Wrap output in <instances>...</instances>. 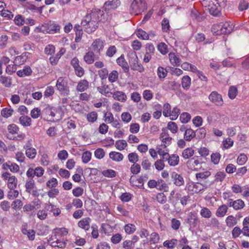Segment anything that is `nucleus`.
Listing matches in <instances>:
<instances>
[{
	"instance_id": "nucleus-43",
	"label": "nucleus",
	"mask_w": 249,
	"mask_h": 249,
	"mask_svg": "<svg viewBox=\"0 0 249 249\" xmlns=\"http://www.w3.org/2000/svg\"><path fill=\"white\" fill-rule=\"evenodd\" d=\"M86 118L89 122L93 123L97 121L98 114L95 111H92L87 114Z\"/></svg>"
},
{
	"instance_id": "nucleus-42",
	"label": "nucleus",
	"mask_w": 249,
	"mask_h": 249,
	"mask_svg": "<svg viewBox=\"0 0 249 249\" xmlns=\"http://www.w3.org/2000/svg\"><path fill=\"white\" fill-rule=\"evenodd\" d=\"M7 130L8 133L7 134V136L8 134L11 135V136H13L14 134H16L18 133V132L19 130L18 127L15 124H11L8 126Z\"/></svg>"
},
{
	"instance_id": "nucleus-1",
	"label": "nucleus",
	"mask_w": 249,
	"mask_h": 249,
	"mask_svg": "<svg viewBox=\"0 0 249 249\" xmlns=\"http://www.w3.org/2000/svg\"><path fill=\"white\" fill-rule=\"evenodd\" d=\"M99 18L96 12H92L84 17L81 21V25L85 31L88 34L94 31L98 26Z\"/></svg>"
},
{
	"instance_id": "nucleus-10",
	"label": "nucleus",
	"mask_w": 249,
	"mask_h": 249,
	"mask_svg": "<svg viewBox=\"0 0 249 249\" xmlns=\"http://www.w3.org/2000/svg\"><path fill=\"white\" fill-rule=\"evenodd\" d=\"M121 4L120 0H108L104 4V8L106 11H110L117 9Z\"/></svg>"
},
{
	"instance_id": "nucleus-16",
	"label": "nucleus",
	"mask_w": 249,
	"mask_h": 249,
	"mask_svg": "<svg viewBox=\"0 0 249 249\" xmlns=\"http://www.w3.org/2000/svg\"><path fill=\"white\" fill-rule=\"evenodd\" d=\"M114 99L121 102H125L127 100L126 95L121 91H113L111 93Z\"/></svg>"
},
{
	"instance_id": "nucleus-11",
	"label": "nucleus",
	"mask_w": 249,
	"mask_h": 249,
	"mask_svg": "<svg viewBox=\"0 0 249 249\" xmlns=\"http://www.w3.org/2000/svg\"><path fill=\"white\" fill-rule=\"evenodd\" d=\"M2 169L4 170H9L12 173H18L19 171V166L16 163L8 161L3 163Z\"/></svg>"
},
{
	"instance_id": "nucleus-63",
	"label": "nucleus",
	"mask_w": 249,
	"mask_h": 249,
	"mask_svg": "<svg viewBox=\"0 0 249 249\" xmlns=\"http://www.w3.org/2000/svg\"><path fill=\"white\" fill-rule=\"evenodd\" d=\"M180 113V110L177 107H174L172 111H171L170 115V119L172 120H175L177 119Z\"/></svg>"
},
{
	"instance_id": "nucleus-29",
	"label": "nucleus",
	"mask_w": 249,
	"mask_h": 249,
	"mask_svg": "<svg viewBox=\"0 0 249 249\" xmlns=\"http://www.w3.org/2000/svg\"><path fill=\"white\" fill-rule=\"evenodd\" d=\"M74 31L75 32V41L76 42H79L82 36L83 35V30L81 27L79 25H75L73 28Z\"/></svg>"
},
{
	"instance_id": "nucleus-51",
	"label": "nucleus",
	"mask_w": 249,
	"mask_h": 249,
	"mask_svg": "<svg viewBox=\"0 0 249 249\" xmlns=\"http://www.w3.org/2000/svg\"><path fill=\"white\" fill-rule=\"evenodd\" d=\"M91 153L89 151L84 152L82 156V162L84 163L89 162L91 159Z\"/></svg>"
},
{
	"instance_id": "nucleus-22",
	"label": "nucleus",
	"mask_w": 249,
	"mask_h": 249,
	"mask_svg": "<svg viewBox=\"0 0 249 249\" xmlns=\"http://www.w3.org/2000/svg\"><path fill=\"white\" fill-rule=\"evenodd\" d=\"M89 87V83L87 80H80L76 86V90L80 92L86 90Z\"/></svg>"
},
{
	"instance_id": "nucleus-54",
	"label": "nucleus",
	"mask_w": 249,
	"mask_h": 249,
	"mask_svg": "<svg viewBox=\"0 0 249 249\" xmlns=\"http://www.w3.org/2000/svg\"><path fill=\"white\" fill-rule=\"evenodd\" d=\"M158 153L162 157V159L165 160L166 158L169 155L168 153V150L167 149L163 148V147L157 148Z\"/></svg>"
},
{
	"instance_id": "nucleus-17",
	"label": "nucleus",
	"mask_w": 249,
	"mask_h": 249,
	"mask_svg": "<svg viewBox=\"0 0 249 249\" xmlns=\"http://www.w3.org/2000/svg\"><path fill=\"white\" fill-rule=\"evenodd\" d=\"M187 165L192 170H197L200 168L199 161L195 158L189 160L187 162Z\"/></svg>"
},
{
	"instance_id": "nucleus-3",
	"label": "nucleus",
	"mask_w": 249,
	"mask_h": 249,
	"mask_svg": "<svg viewBox=\"0 0 249 249\" xmlns=\"http://www.w3.org/2000/svg\"><path fill=\"white\" fill-rule=\"evenodd\" d=\"M146 9V3L143 0H134L129 9L130 14L138 15Z\"/></svg>"
},
{
	"instance_id": "nucleus-26",
	"label": "nucleus",
	"mask_w": 249,
	"mask_h": 249,
	"mask_svg": "<svg viewBox=\"0 0 249 249\" xmlns=\"http://www.w3.org/2000/svg\"><path fill=\"white\" fill-rule=\"evenodd\" d=\"M95 53L92 51H89L84 56V61L88 64H92L95 60Z\"/></svg>"
},
{
	"instance_id": "nucleus-34",
	"label": "nucleus",
	"mask_w": 249,
	"mask_h": 249,
	"mask_svg": "<svg viewBox=\"0 0 249 249\" xmlns=\"http://www.w3.org/2000/svg\"><path fill=\"white\" fill-rule=\"evenodd\" d=\"M98 91L106 96H109V94L112 92L109 89V86L105 85L97 88Z\"/></svg>"
},
{
	"instance_id": "nucleus-15",
	"label": "nucleus",
	"mask_w": 249,
	"mask_h": 249,
	"mask_svg": "<svg viewBox=\"0 0 249 249\" xmlns=\"http://www.w3.org/2000/svg\"><path fill=\"white\" fill-rule=\"evenodd\" d=\"M171 177L175 185L181 186L184 185V180L183 177L180 174H178L176 172H173L171 174Z\"/></svg>"
},
{
	"instance_id": "nucleus-30",
	"label": "nucleus",
	"mask_w": 249,
	"mask_h": 249,
	"mask_svg": "<svg viewBox=\"0 0 249 249\" xmlns=\"http://www.w3.org/2000/svg\"><path fill=\"white\" fill-rule=\"evenodd\" d=\"M211 172L209 171H205L196 174V177L197 181H201L205 180L211 176Z\"/></svg>"
},
{
	"instance_id": "nucleus-14",
	"label": "nucleus",
	"mask_w": 249,
	"mask_h": 249,
	"mask_svg": "<svg viewBox=\"0 0 249 249\" xmlns=\"http://www.w3.org/2000/svg\"><path fill=\"white\" fill-rule=\"evenodd\" d=\"M160 138L162 143L160 145V147H163V148H166L167 146L171 143L172 138L167 132L163 130L162 132L160 135Z\"/></svg>"
},
{
	"instance_id": "nucleus-46",
	"label": "nucleus",
	"mask_w": 249,
	"mask_h": 249,
	"mask_svg": "<svg viewBox=\"0 0 249 249\" xmlns=\"http://www.w3.org/2000/svg\"><path fill=\"white\" fill-rule=\"evenodd\" d=\"M200 214L202 217L205 218H209L212 215L211 211L206 207H203L202 208L200 211Z\"/></svg>"
},
{
	"instance_id": "nucleus-33",
	"label": "nucleus",
	"mask_w": 249,
	"mask_h": 249,
	"mask_svg": "<svg viewBox=\"0 0 249 249\" xmlns=\"http://www.w3.org/2000/svg\"><path fill=\"white\" fill-rule=\"evenodd\" d=\"M20 123L24 126H29L31 124V119L25 115L21 116L19 119Z\"/></svg>"
},
{
	"instance_id": "nucleus-56",
	"label": "nucleus",
	"mask_w": 249,
	"mask_h": 249,
	"mask_svg": "<svg viewBox=\"0 0 249 249\" xmlns=\"http://www.w3.org/2000/svg\"><path fill=\"white\" fill-rule=\"evenodd\" d=\"M15 24L18 26H22L25 23V19L21 15H17L14 18Z\"/></svg>"
},
{
	"instance_id": "nucleus-24",
	"label": "nucleus",
	"mask_w": 249,
	"mask_h": 249,
	"mask_svg": "<svg viewBox=\"0 0 249 249\" xmlns=\"http://www.w3.org/2000/svg\"><path fill=\"white\" fill-rule=\"evenodd\" d=\"M117 64L123 69L125 72H127L129 71V67L127 62L125 61L124 56L122 55L120 57L117 58Z\"/></svg>"
},
{
	"instance_id": "nucleus-41",
	"label": "nucleus",
	"mask_w": 249,
	"mask_h": 249,
	"mask_svg": "<svg viewBox=\"0 0 249 249\" xmlns=\"http://www.w3.org/2000/svg\"><path fill=\"white\" fill-rule=\"evenodd\" d=\"M107 76L109 82L113 83L118 80L119 77V73L117 71L114 70L108 73Z\"/></svg>"
},
{
	"instance_id": "nucleus-4",
	"label": "nucleus",
	"mask_w": 249,
	"mask_h": 249,
	"mask_svg": "<svg viewBox=\"0 0 249 249\" xmlns=\"http://www.w3.org/2000/svg\"><path fill=\"white\" fill-rule=\"evenodd\" d=\"M128 62L131 69L142 72L144 71V68L139 62L135 52H130L128 53Z\"/></svg>"
},
{
	"instance_id": "nucleus-31",
	"label": "nucleus",
	"mask_w": 249,
	"mask_h": 249,
	"mask_svg": "<svg viewBox=\"0 0 249 249\" xmlns=\"http://www.w3.org/2000/svg\"><path fill=\"white\" fill-rule=\"evenodd\" d=\"M196 137V132L192 129L189 128L185 130L184 138L187 141H190Z\"/></svg>"
},
{
	"instance_id": "nucleus-44",
	"label": "nucleus",
	"mask_w": 249,
	"mask_h": 249,
	"mask_svg": "<svg viewBox=\"0 0 249 249\" xmlns=\"http://www.w3.org/2000/svg\"><path fill=\"white\" fill-rule=\"evenodd\" d=\"M137 36L139 38L144 40H147L149 38L148 34L141 29H139L136 32Z\"/></svg>"
},
{
	"instance_id": "nucleus-38",
	"label": "nucleus",
	"mask_w": 249,
	"mask_h": 249,
	"mask_svg": "<svg viewBox=\"0 0 249 249\" xmlns=\"http://www.w3.org/2000/svg\"><path fill=\"white\" fill-rule=\"evenodd\" d=\"M226 176V175L224 172L221 171L217 172L214 176V179L213 180V182H221L225 178Z\"/></svg>"
},
{
	"instance_id": "nucleus-60",
	"label": "nucleus",
	"mask_w": 249,
	"mask_h": 249,
	"mask_svg": "<svg viewBox=\"0 0 249 249\" xmlns=\"http://www.w3.org/2000/svg\"><path fill=\"white\" fill-rule=\"evenodd\" d=\"M171 107L170 105L168 103H165L163 105V115L165 117H168L170 116L171 111Z\"/></svg>"
},
{
	"instance_id": "nucleus-47",
	"label": "nucleus",
	"mask_w": 249,
	"mask_h": 249,
	"mask_svg": "<svg viewBox=\"0 0 249 249\" xmlns=\"http://www.w3.org/2000/svg\"><path fill=\"white\" fill-rule=\"evenodd\" d=\"M101 231L106 234H109L112 232L113 230L108 224L103 223L101 225Z\"/></svg>"
},
{
	"instance_id": "nucleus-58",
	"label": "nucleus",
	"mask_w": 249,
	"mask_h": 249,
	"mask_svg": "<svg viewBox=\"0 0 249 249\" xmlns=\"http://www.w3.org/2000/svg\"><path fill=\"white\" fill-rule=\"evenodd\" d=\"M177 243V240L175 239H172L170 240H166L163 242V246L167 247L168 249H173L175 245Z\"/></svg>"
},
{
	"instance_id": "nucleus-19",
	"label": "nucleus",
	"mask_w": 249,
	"mask_h": 249,
	"mask_svg": "<svg viewBox=\"0 0 249 249\" xmlns=\"http://www.w3.org/2000/svg\"><path fill=\"white\" fill-rule=\"evenodd\" d=\"M222 34H229L233 30L234 26L231 22L221 23Z\"/></svg>"
},
{
	"instance_id": "nucleus-23",
	"label": "nucleus",
	"mask_w": 249,
	"mask_h": 249,
	"mask_svg": "<svg viewBox=\"0 0 249 249\" xmlns=\"http://www.w3.org/2000/svg\"><path fill=\"white\" fill-rule=\"evenodd\" d=\"M228 210V206L226 204H223L217 208L215 215L218 217H223L226 214Z\"/></svg>"
},
{
	"instance_id": "nucleus-55",
	"label": "nucleus",
	"mask_w": 249,
	"mask_h": 249,
	"mask_svg": "<svg viewBox=\"0 0 249 249\" xmlns=\"http://www.w3.org/2000/svg\"><path fill=\"white\" fill-rule=\"evenodd\" d=\"M13 109L12 108H4L1 111V115L4 118H8L12 116L13 113Z\"/></svg>"
},
{
	"instance_id": "nucleus-53",
	"label": "nucleus",
	"mask_w": 249,
	"mask_h": 249,
	"mask_svg": "<svg viewBox=\"0 0 249 249\" xmlns=\"http://www.w3.org/2000/svg\"><path fill=\"white\" fill-rule=\"evenodd\" d=\"M103 175L107 178H114L116 176L117 173L112 169H107L102 172Z\"/></svg>"
},
{
	"instance_id": "nucleus-7",
	"label": "nucleus",
	"mask_w": 249,
	"mask_h": 249,
	"mask_svg": "<svg viewBox=\"0 0 249 249\" xmlns=\"http://www.w3.org/2000/svg\"><path fill=\"white\" fill-rule=\"evenodd\" d=\"M56 87L61 94L64 95H68L69 94L70 90L68 87V83L66 78L59 77L57 80Z\"/></svg>"
},
{
	"instance_id": "nucleus-40",
	"label": "nucleus",
	"mask_w": 249,
	"mask_h": 249,
	"mask_svg": "<svg viewBox=\"0 0 249 249\" xmlns=\"http://www.w3.org/2000/svg\"><path fill=\"white\" fill-rule=\"evenodd\" d=\"M156 189L160 191H167L168 186L165 181L162 179H159L157 181V187Z\"/></svg>"
},
{
	"instance_id": "nucleus-20",
	"label": "nucleus",
	"mask_w": 249,
	"mask_h": 249,
	"mask_svg": "<svg viewBox=\"0 0 249 249\" xmlns=\"http://www.w3.org/2000/svg\"><path fill=\"white\" fill-rule=\"evenodd\" d=\"M90 221L91 219L90 218H84L78 222V226L85 231H88L90 228Z\"/></svg>"
},
{
	"instance_id": "nucleus-64",
	"label": "nucleus",
	"mask_w": 249,
	"mask_h": 249,
	"mask_svg": "<svg viewBox=\"0 0 249 249\" xmlns=\"http://www.w3.org/2000/svg\"><path fill=\"white\" fill-rule=\"evenodd\" d=\"M105 150L101 148L97 149L94 152L95 157L98 159H103L105 156Z\"/></svg>"
},
{
	"instance_id": "nucleus-39",
	"label": "nucleus",
	"mask_w": 249,
	"mask_h": 249,
	"mask_svg": "<svg viewBox=\"0 0 249 249\" xmlns=\"http://www.w3.org/2000/svg\"><path fill=\"white\" fill-rule=\"evenodd\" d=\"M7 186L10 190H14L17 188L18 184V179L15 176H13L9 181L7 182Z\"/></svg>"
},
{
	"instance_id": "nucleus-49",
	"label": "nucleus",
	"mask_w": 249,
	"mask_h": 249,
	"mask_svg": "<svg viewBox=\"0 0 249 249\" xmlns=\"http://www.w3.org/2000/svg\"><path fill=\"white\" fill-rule=\"evenodd\" d=\"M158 50L162 54L165 55L168 52L167 45L163 43H160L157 46Z\"/></svg>"
},
{
	"instance_id": "nucleus-18",
	"label": "nucleus",
	"mask_w": 249,
	"mask_h": 249,
	"mask_svg": "<svg viewBox=\"0 0 249 249\" xmlns=\"http://www.w3.org/2000/svg\"><path fill=\"white\" fill-rule=\"evenodd\" d=\"M171 64L174 67L179 66L181 63V59L175 53L171 52L168 54Z\"/></svg>"
},
{
	"instance_id": "nucleus-28",
	"label": "nucleus",
	"mask_w": 249,
	"mask_h": 249,
	"mask_svg": "<svg viewBox=\"0 0 249 249\" xmlns=\"http://www.w3.org/2000/svg\"><path fill=\"white\" fill-rule=\"evenodd\" d=\"M32 73V71L31 68L29 66H26L23 69L18 71L17 74L19 77H24L30 75Z\"/></svg>"
},
{
	"instance_id": "nucleus-48",
	"label": "nucleus",
	"mask_w": 249,
	"mask_h": 249,
	"mask_svg": "<svg viewBox=\"0 0 249 249\" xmlns=\"http://www.w3.org/2000/svg\"><path fill=\"white\" fill-rule=\"evenodd\" d=\"M212 32L214 35H222L221 23L214 24L212 28Z\"/></svg>"
},
{
	"instance_id": "nucleus-25",
	"label": "nucleus",
	"mask_w": 249,
	"mask_h": 249,
	"mask_svg": "<svg viewBox=\"0 0 249 249\" xmlns=\"http://www.w3.org/2000/svg\"><path fill=\"white\" fill-rule=\"evenodd\" d=\"M65 53V49L61 48L59 52L55 55V56H52L50 58V63L52 65H56L61 56Z\"/></svg>"
},
{
	"instance_id": "nucleus-52",
	"label": "nucleus",
	"mask_w": 249,
	"mask_h": 249,
	"mask_svg": "<svg viewBox=\"0 0 249 249\" xmlns=\"http://www.w3.org/2000/svg\"><path fill=\"white\" fill-rule=\"evenodd\" d=\"M98 73L101 80H105L108 75V71L107 68H102L98 71Z\"/></svg>"
},
{
	"instance_id": "nucleus-8",
	"label": "nucleus",
	"mask_w": 249,
	"mask_h": 249,
	"mask_svg": "<svg viewBox=\"0 0 249 249\" xmlns=\"http://www.w3.org/2000/svg\"><path fill=\"white\" fill-rule=\"evenodd\" d=\"M210 101L216 106L221 107L224 104L222 96L217 91H212L209 96Z\"/></svg>"
},
{
	"instance_id": "nucleus-5",
	"label": "nucleus",
	"mask_w": 249,
	"mask_h": 249,
	"mask_svg": "<svg viewBox=\"0 0 249 249\" xmlns=\"http://www.w3.org/2000/svg\"><path fill=\"white\" fill-rule=\"evenodd\" d=\"M41 32L44 34H54L59 33L60 26L53 22L42 24L39 26Z\"/></svg>"
},
{
	"instance_id": "nucleus-45",
	"label": "nucleus",
	"mask_w": 249,
	"mask_h": 249,
	"mask_svg": "<svg viewBox=\"0 0 249 249\" xmlns=\"http://www.w3.org/2000/svg\"><path fill=\"white\" fill-rule=\"evenodd\" d=\"M194 154V150L192 148H187L184 149L182 153L183 158L188 159L192 157Z\"/></svg>"
},
{
	"instance_id": "nucleus-37",
	"label": "nucleus",
	"mask_w": 249,
	"mask_h": 249,
	"mask_svg": "<svg viewBox=\"0 0 249 249\" xmlns=\"http://www.w3.org/2000/svg\"><path fill=\"white\" fill-rule=\"evenodd\" d=\"M237 223L236 217L232 215L228 216L226 219V225L229 227H232Z\"/></svg>"
},
{
	"instance_id": "nucleus-36",
	"label": "nucleus",
	"mask_w": 249,
	"mask_h": 249,
	"mask_svg": "<svg viewBox=\"0 0 249 249\" xmlns=\"http://www.w3.org/2000/svg\"><path fill=\"white\" fill-rule=\"evenodd\" d=\"M115 146L118 150L122 151L127 146V143L125 140H119L116 141Z\"/></svg>"
},
{
	"instance_id": "nucleus-6",
	"label": "nucleus",
	"mask_w": 249,
	"mask_h": 249,
	"mask_svg": "<svg viewBox=\"0 0 249 249\" xmlns=\"http://www.w3.org/2000/svg\"><path fill=\"white\" fill-rule=\"evenodd\" d=\"M25 187L26 192L31 194L33 196L37 197L39 196V190H37L33 178H29L27 180Z\"/></svg>"
},
{
	"instance_id": "nucleus-27",
	"label": "nucleus",
	"mask_w": 249,
	"mask_h": 249,
	"mask_svg": "<svg viewBox=\"0 0 249 249\" xmlns=\"http://www.w3.org/2000/svg\"><path fill=\"white\" fill-rule=\"evenodd\" d=\"M109 158L117 162L122 161L124 159V156L120 152L112 151L109 154Z\"/></svg>"
},
{
	"instance_id": "nucleus-35",
	"label": "nucleus",
	"mask_w": 249,
	"mask_h": 249,
	"mask_svg": "<svg viewBox=\"0 0 249 249\" xmlns=\"http://www.w3.org/2000/svg\"><path fill=\"white\" fill-rule=\"evenodd\" d=\"M0 82L6 88H9L12 85V79L9 77L0 76Z\"/></svg>"
},
{
	"instance_id": "nucleus-12",
	"label": "nucleus",
	"mask_w": 249,
	"mask_h": 249,
	"mask_svg": "<svg viewBox=\"0 0 249 249\" xmlns=\"http://www.w3.org/2000/svg\"><path fill=\"white\" fill-rule=\"evenodd\" d=\"M227 204L230 207H232L235 210H238L242 209L244 206V202L241 199L233 200L230 198L227 200Z\"/></svg>"
},
{
	"instance_id": "nucleus-62",
	"label": "nucleus",
	"mask_w": 249,
	"mask_h": 249,
	"mask_svg": "<svg viewBox=\"0 0 249 249\" xmlns=\"http://www.w3.org/2000/svg\"><path fill=\"white\" fill-rule=\"evenodd\" d=\"M158 75L160 79H164L167 75V71L162 67H159L157 70Z\"/></svg>"
},
{
	"instance_id": "nucleus-61",
	"label": "nucleus",
	"mask_w": 249,
	"mask_h": 249,
	"mask_svg": "<svg viewBox=\"0 0 249 249\" xmlns=\"http://www.w3.org/2000/svg\"><path fill=\"white\" fill-rule=\"evenodd\" d=\"M208 226L213 228L219 229L220 227V223L216 218L213 217L210 220L208 223Z\"/></svg>"
},
{
	"instance_id": "nucleus-50",
	"label": "nucleus",
	"mask_w": 249,
	"mask_h": 249,
	"mask_svg": "<svg viewBox=\"0 0 249 249\" xmlns=\"http://www.w3.org/2000/svg\"><path fill=\"white\" fill-rule=\"evenodd\" d=\"M58 185V181L56 178H53L47 181L46 182V186L49 188L53 189Z\"/></svg>"
},
{
	"instance_id": "nucleus-13",
	"label": "nucleus",
	"mask_w": 249,
	"mask_h": 249,
	"mask_svg": "<svg viewBox=\"0 0 249 249\" xmlns=\"http://www.w3.org/2000/svg\"><path fill=\"white\" fill-rule=\"evenodd\" d=\"M105 41L100 38L95 39L91 44L92 50L96 53L100 54V52L103 50L104 46Z\"/></svg>"
},
{
	"instance_id": "nucleus-32",
	"label": "nucleus",
	"mask_w": 249,
	"mask_h": 249,
	"mask_svg": "<svg viewBox=\"0 0 249 249\" xmlns=\"http://www.w3.org/2000/svg\"><path fill=\"white\" fill-rule=\"evenodd\" d=\"M191 78L188 75L183 76L181 79L182 87L184 89H189L191 85Z\"/></svg>"
},
{
	"instance_id": "nucleus-2",
	"label": "nucleus",
	"mask_w": 249,
	"mask_h": 249,
	"mask_svg": "<svg viewBox=\"0 0 249 249\" xmlns=\"http://www.w3.org/2000/svg\"><path fill=\"white\" fill-rule=\"evenodd\" d=\"M202 5L207 8L211 15L218 16L222 7L226 6L227 0H199Z\"/></svg>"
},
{
	"instance_id": "nucleus-21",
	"label": "nucleus",
	"mask_w": 249,
	"mask_h": 249,
	"mask_svg": "<svg viewBox=\"0 0 249 249\" xmlns=\"http://www.w3.org/2000/svg\"><path fill=\"white\" fill-rule=\"evenodd\" d=\"M165 160L168 161V163L170 166H175L178 164L179 157L176 154L169 155Z\"/></svg>"
},
{
	"instance_id": "nucleus-57",
	"label": "nucleus",
	"mask_w": 249,
	"mask_h": 249,
	"mask_svg": "<svg viewBox=\"0 0 249 249\" xmlns=\"http://www.w3.org/2000/svg\"><path fill=\"white\" fill-rule=\"evenodd\" d=\"M37 154V151L35 148L25 150L26 156L30 159H34Z\"/></svg>"
},
{
	"instance_id": "nucleus-9",
	"label": "nucleus",
	"mask_w": 249,
	"mask_h": 249,
	"mask_svg": "<svg viewBox=\"0 0 249 249\" xmlns=\"http://www.w3.org/2000/svg\"><path fill=\"white\" fill-rule=\"evenodd\" d=\"M187 190L191 192L192 194L198 193L204 189V188H207L206 184H202L198 183L190 182L187 184L186 186Z\"/></svg>"
},
{
	"instance_id": "nucleus-59",
	"label": "nucleus",
	"mask_w": 249,
	"mask_h": 249,
	"mask_svg": "<svg viewBox=\"0 0 249 249\" xmlns=\"http://www.w3.org/2000/svg\"><path fill=\"white\" fill-rule=\"evenodd\" d=\"M237 94V89L236 87L233 86H231L229 89L228 92V96L229 98L231 99H234Z\"/></svg>"
}]
</instances>
